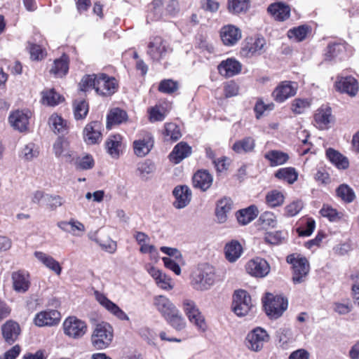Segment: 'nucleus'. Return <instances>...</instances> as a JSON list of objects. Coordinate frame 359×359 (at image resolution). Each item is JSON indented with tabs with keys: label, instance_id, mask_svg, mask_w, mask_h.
I'll use <instances>...</instances> for the list:
<instances>
[{
	"label": "nucleus",
	"instance_id": "obj_41",
	"mask_svg": "<svg viewBox=\"0 0 359 359\" xmlns=\"http://www.w3.org/2000/svg\"><path fill=\"white\" fill-rule=\"evenodd\" d=\"M48 123L55 133H65L68 131L69 126L67 121L57 114H53L50 116Z\"/></svg>",
	"mask_w": 359,
	"mask_h": 359
},
{
	"label": "nucleus",
	"instance_id": "obj_58",
	"mask_svg": "<svg viewBox=\"0 0 359 359\" xmlns=\"http://www.w3.org/2000/svg\"><path fill=\"white\" fill-rule=\"evenodd\" d=\"M320 212L323 217L327 218L330 222H336L340 219L337 210L327 205H324Z\"/></svg>",
	"mask_w": 359,
	"mask_h": 359
},
{
	"label": "nucleus",
	"instance_id": "obj_50",
	"mask_svg": "<svg viewBox=\"0 0 359 359\" xmlns=\"http://www.w3.org/2000/svg\"><path fill=\"white\" fill-rule=\"evenodd\" d=\"M29 53L30 54V58L32 60L39 61L43 60L46 55V51L41 46L29 43Z\"/></svg>",
	"mask_w": 359,
	"mask_h": 359
},
{
	"label": "nucleus",
	"instance_id": "obj_48",
	"mask_svg": "<svg viewBox=\"0 0 359 359\" xmlns=\"http://www.w3.org/2000/svg\"><path fill=\"white\" fill-rule=\"evenodd\" d=\"M287 233L283 231L267 232L264 236V241L271 245H280L285 241Z\"/></svg>",
	"mask_w": 359,
	"mask_h": 359
},
{
	"label": "nucleus",
	"instance_id": "obj_23",
	"mask_svg": "<svg viewBox=\"0 0 359 359\" xmlns=\"http://www.w3.org/2000/svg\"><path fill=\"white\" fill-rule=\"evenodd\" d=\"M233 202L229 197L224 196L217 201L215 208V215L219 223H224L229 215L233 209Z\"/></svg>",
	"mask_w": 359,
	"mask_h": 359
},
{
	"label": "nucleus",
	"instance_id": "obj_32",
	"mask_svg": "<svg viewBox=\"0 0 359 359\" xmlns=\"http://www.w3.org/2000/svg\"><path fill=\"white\" fill-rule=\"evenodd\" d=\"M331 120L332 110L329 107L319 108L314 115V121L317 127L322 130L328 127Z\"/></svg>",
	"mask_w": 359,
	"mask_h": 359
},
{
	"label": "nucleus",
	"instance_id": "obj_44",
	"mask_svg": "<svg viewBox=\"0 0 359 359\" xmlns=\"http://www.w3.org/2000/svg\"><path fill=\"white\" fill-rule=\"evenodd\" d=\"M177 309L172 302L166 297L158 294V311L164 318H167L174 312L176 313Z\"/></svg>",
	"mask_w": 359,
	"mask_h": 359
},
{
	"label": "nucleus",
	"instance_id": "obj_18",
	"mask_svg": "<svg viewBox=\"0 0 359 359\" xmlns=\"http://www.w3.org/2000/svg\"><path fill=\"white\" fill-rule=\"evenodd\" d=\"M31 113L29 111L16 110L13 111L8 120L11 126L20 132L28 130Z\"/></svg>",
	"mask_w": 359,
	"mask_h": 359
},
{
	"label": "nucleus",
	"instance_id": "obj_62",
	"mask_svg": "<svg viewBox=\"0 0 359 359\" xmlns=\"http://www.w3.org/2000/svg\"><path fill=\"white\" fill-rule=\"evenodd\" d=\"M259 221L263 225L275 227L277 224L276 217L271 212H265L259 217Z\"/></svg>",
	"mask_w": 359,
	"mask_h": 359
},
{
	"label": "nucleus",
	"instance_id": "obj_30",
	"mask_svg": "<svg viewBox=\"0 0 359 359\" xmlns=\"http://www.w3.org/2000/svg\"><path fill=\"white\" fill-rule=\"evenodd\" d=\"M267 11L276 20L285 21L290 18V8L288 5L282 2L271 4L267 8Z\"/></svg>",
	"mask_w": 359,
	"mask_h": 359
},
{
	"label": "nucleus",
	"instance_id": "obj_8",
	"mask_svg": "<svg viewBox=\"0 0 359 359\" xmlns=\"http://www.w3.org/2000/svg\"><path fill=\"white\" fill-rule=\"evenodd\" d=\"M137 137V139L133 142L134 154L138 157H144L154 147V136L149 131L140 130Z\"/></svg>",
	"mask_w": 359,
	"mask_h": 359
},
{
	"label": "nucleus",
	"instance_id": "obj_31",
	"mask_svg": "<svg viewBox=\"0 0 359 359\" xmlns=\"http://www.w3.org/2000/svg\"><path fill=\"white\" fill-rule=\"evenodd\" d=\"M162 135L164 142L172 143L181 138L182 133L179 126L171 122L165 124Z\"/></svg>",
	"mask_w": 359,
	"mask_h": 359
},
{
	"label": "nucleus",
	"instance_id": "obj_34",
	"mask_svg": "<svg viewBox=\"0 0 359 359\" xmlns=\"http://www.w3.org/2000/svg\"><path fill=\"white\" fill-rule=\"evenodd\" d=\"M65 101L62 95L59 94L55 88L46 89L41 92V103L44 105L55 107Z\"/></svg>",
	"mask_w": 359,
	"mask_h": 359
},
{
	"label": "nucleus",
	"instance_id": "obj_37",
	"mask_svg": "<svg viewBox=\"0 0 359 359\" xmlns=\"http://www.w3.org/2000/svg\"><path fill=\"white\" fill-rule=\"evenodd\" d=\"M69 142L67 138L64 137H58L53 144V151L56 156H62L66 157L67 160H70L72 156V151L69 149Z\"/></svg>",
	"mask_w": 359,
	"mask_h": 359
},
{
	"label": "nucleus",
	"instance_id": "obj_12",
	"mask_svg": "<svg viewBox=\"0 0 359 359\" xmlns=\"http://www.w3.org/2000/svg\"><path fill=\"white\" fill-rule=\"evenodd\" d=\"M60 313L55 309H46L37 313L34 318V323L38 327H51L59 324Z\"/></svg>",
	"mask_w": 359,
	"mask_h": 359
},
{
	"label": "nucleus",
	"instance_id": "obj_53",
	"mask_svg": "<svg viewBox=\"0 0 359 359\" xmlns=\"http://www.w3.org/2000/svg\"><path fill=\"white\" fill-rule=\"evenodd\" d=\"M96 80L97 74H86L83 76L79 83L80 90L83 92L87 91L90 88L95 90Z\"/></svg>",
	"mask_w": 359,
	"mask_h": 359
},
{
	"label": "nucleus",
	"instance_id": "obj_14",
	"mask_svg": "<svg viewBox=\"0 0 359 359\" xmlns=\"http://www.w3.org/2000/svg\"><path fill=\"white\" fill-rule=\"evenodd\" d=\"M297 86L295 83L285 81L279 83L272 93V96L277 102H283L287 99L296 95Z\"/></svg>",
	"mask_w": 359,
	"mask_h": 359
},
{
	"label": "nucleus",
	"instance_id": "obj_10",
	"mask_svg": "<svg viewBox=\"0 0 359 359\" xmlns=\"http://www.w3.org/2000/svg\"><path fill=\"white\" fill-rule=\"evenodd\" d=\"M102 123L100 121H91L83 129L82 135L88 145L99 144L102 139Z\"/></svg>",
	"mask_w": 359,
	"mask_h": 359
},
{
	"label": "nucleus",
	"instance_id": "obj_33",
	"mask_svg": "<svg viewBox=\"0 0 359 359\" xmlns=\"http://www.w3.org/2000/svg\"><path fill=\"white\" fill-rule=\"evenodd\" d=\"M326 156L329 161L339 170H346L349 166L348 159L334 149H327Z\"/></svg>",
	"mask_w": 359,
	"mask_h": 359
},
{
	"label": "nucleus",
	"instance_id": "obj_15",
	"mask_svg": "<svg viewBox=\"0 0 359 359\" xmlns=\"http://www.w3.org/2000/svg\"><path fill=\"white\" fill-rule=\"evenodd\" d=\"M346 45L344 42H330L324 53V60L337 62L341 60L346 55Z\"/></svg>",
	"mask_w": 359,
	"mask_h": 359
},
{
	"label": "nucleus",
	"instance_id": "obj_55",
	"mask_svg": "<svg viewBox=\"0 0 359 359\" xmlns=\"http://www.w3.org/2000/svg\"><path fill=\"white\" fill-rule=\"evenodd\" d=\"M189 322L192 323L199 332H204L207 329L205 318L201 311L187 317Z\"/></svg>",
	"mask_w": 359,
	"mask_h": 359
},
{
	"label": "nucleus",
	"instance_id": "obj_26",
	"mask_svg": "<svg viewBox=\"0 0 359 359\" xmlns=\"http://www.w3.org/2000/svg\"><path fill=\"white\" fill-rule=\"evenodd\" d=\"M172 194L175 198L173 205L177 209L185 208L191 201V191L187 185L177 186Z\"/></svg>",
	"mask_w": 359,
	"mask_h": 359
},
{
	"label": "nucleus",
	"instance_id": "obj_57",
	"mask_svg": "<svg viewBox=\"0 0 359 359\" xmlns=\"http://www.w3.org/2000/svg\"><path fill=\"white\" fill-rule=\"evenodd\" d=\"M316 227L315 220L308 218L306 220L304 226H301L297 229V232L300 236H309L312 234Z\"/></svg>",
	"mask_w": 359,
	"mask_h": 359
},
{
	"label": "nucleus",
	"instance_id": "obj_9",
	"mask_svg": "<svg viewBox=\"0 0 359 359\" xmlns=\"http://www.w3.org/2000/svg\"><path fill=\"white\" fill-rule=\"evenodd\" d=\"M266 40L264 37L246 38L242 43L241 55L245 57H252L262 54L266 48Z\"/></svg>",
	"mask_w": 359,
	"mask_h": 359
},
{
	"label": "nucleus",
	"instance_id": "obj_47",
	"mask_svg": "<svg viewBox=\"0 0 359 359\" xmlns=\"http://www.w3.org/2000/svg\"><path fill=\"white\" fill-rule=\"evenodd\" d=\"M165 319L177 331H181L186 327V321L178 309L176 311V313L174 312Z\"/></svg>",
	"mask_w": 359,
	"mask_h": 359
},
{
	"label": "nucleus",
	"instance_id": "obj_63",
	"mask_svg": "<svg viewBox=\"0 0 359 359\" xmlns=\"http://www.w3.org/2000/svg\"><path fill=\"white\" fill-rule=\"evenodd\" d=\"M303 203L301 201H293L285 207V214L288 217L297 215L302 209Z\"/></svg>",
	"mask_w": 359,
	"mask_h": 359
},
{
	"label": "nucleus",
	"instance_id": "obj_56",
	"mask_svg": "<svg viewBox=\"0 0 359 359\" xmlns=\"http://www.w3.org/2000/svg\"><path fill=\"white\" fill-rule=\"evenodd\" d=\"M124 57H131L134 60H137L136 62V69L140 70L141 72L142 75H145L147 72V66L142 60H138L139 55L136 50H128L125 52L123 55Z\"/></svg>",
	"mask_w": 359,
	"mask_h": 359
},
{
	"label": "nucleus",
	"instance_id": "obj_5",
	"mask_svg": "<svg viewBox=\"0 0 359 359\" xmlns=\"http://www.w3.org/2000/svg\"><path fill=\"white\" fill-rule=\"evenodd\" d=\"M264 301L266 313L271 319H277L280 317L287 308V299L280 295L273 296L267 294Z\"/></svg>",
	"mask_w": 359,
	"mask_h": 359
},
{
	"label": "nucleus",
	"instance_id": "obj_43",
	"mask_svg": "<svg viewBox=\"0 0 359 359\" xmlns=\"http://www.w3.org/2000/svg\"><path fill=\"white\" fill-rule=\"evenodd\" d=\"M275 177L292 184L297 180L298 173L294 168L287 167L278 170L275 173Z\"/></svg>",
	"mask_w": 359,
	"mask_h": 359
},
{
	"label": "nucleus",
	"instance_id": "obj_40",
	"mask_svg": "<svg viewBox=\"0 0 359 359\" xmlns=\"http://www.w3.org/2000/svg\"><path fill=\"white\" fill-rule=\"evenodd\" d=\"M264 158L269 161L271 166H278L285 163L289 156L280 151L271 150L264 154Z\"/></svg>",
	"mask_w": 359,
	"mask_h": 359
},
{
	"label": "nucleus",
	"instance_id": "obj_29",
	"mask_svg": "<svg viewBox=\"0 0 359 359\" xmlns=\"http://www.w3.org/2000/svg\"><path fill=\"white\" fill-rule=\"evenodd\" d=\"M191 147L185 142L177 144L169 154L170 161L175 164L180 163L182 160L191 154Z\"/></svg>",
	"mask_w": 359,
	"mask_h": 359
},
{
	"label": "nucleus",
	"instance_id": "obj_45",
	"mask_svg": "<svg viewBox=\"0 0 359 359\" xmlns=\"http://www.w3.org/2000/svg\"><path fill=\"white\" fill-rule=\"evenodd\" d=\"M336 195L346 203H351L355 199L353 189L346 184H341L336 189Z\"/></svg>",
	"mask_w": 359,
	"mask_h": 359
},
{
	"label": "nucleus",
	"instance_id": "obj_64",
	"mask_svg": "<svg viewBox=\"0 0 359 359\" xmlns=\"http://www.w3.org/2000/svg\"><path fill=\"white\" fill-rule=\"evenodd\" d=\"M309 107V102L306 100L295 99L292 104V110L295 114H302Z\"/></svg>",
	"mask_w": 359,
	"mask_h": 359
},
{
	"label": "nucleus",
	"instance_id": "obj_27",
	"mask_svg": "<svg viewBox=\"0 0 359 359\" xmlns=\"http://www.w3.org/2000/svg\"><path fill=\"white\" fill-rule=\"evenodd\" d=\"M241 68V64L234 58H228L223 60L217 67L219 73L226 78L238 74Z\"/></svg>",
	"mask_w": 359,
	"mask_h": 359
},
{
	"label": "nucleus",
	"instance_id": "obj_21",
	"mask_svg": "<svg viewBox=\"0 0 359 359\" xmlns=\"http://www.w3.org/2000/svg\"><path fill=\"white\" fill-rule=\"evenodd\" d=\"M335 87L338 91L346 93L351 97L355 96L359 89L358 81L353 76H338Z\"/></svg>",
	"mask_w": 359,
	"mask_h": 359
},
{
	"label": "nucleus",
	"instance_id": "obj_36",
	"mask_svg": "<svg viewBox=\"0 0 359 359\" xmlns=\"http://www.w3.org/2000/svg\"><path fill=\"white\" fill-rule=\"evenodd\" d=\"M34 256L48 269L55 272L57 275H60L62 272V267L60 263L53 257L40 251H36L34 252Z\"/></svg>",
	"mask_w": 359,
	"mask_h": 359
},
{
	"label": "nucleus",
	"instance_id": "obj_52",
	"mask_svg": "<svg viewBox=\"0 0 359 359\" xmlns=\"http://www.w3.org/2000/svg\"><path fill=\"white\" fill-rule=\"evenodd\" d=\"M248 0H228V8L233 13H240L247 11Z\"/></svg>",
	"mask_w": 359,
	"mask_h": 359
},
{
	"label": "nucleus",
	"instance_id": "obj_60",
	"mask_svg": "<svg viewBox=\"0 0 359 359\" xmlns=\"http://www.w3.org/2000/svg\"><path fill=\"white\" fill-rule=\"evenodd\" d=\"M46 201L47 207L52 210H55L64 203L63 198L58 195H46Z\"/></svg>",
	"mask_w": 359,
	"mask_h": 359
},
{
	"label": "nucleus",
	"instance_id": "obj_7",
	"mask_svg": "<svg viewBox=\"0 0 359 359\" xmlns=\"http://www.w3.org/2000/svg\"><path fill=\"white\" fill-rule=\"evenodd\" d=\"M96 81L95 92L100 96L110 97L118 90V81L114 76L100 73L97 74Z\"/></svg>",
	"mask_w": 359,
	"mask_h": 359
},
{
	"label": "nucleus",
	"instance_id": "obj_54",
	"mask_svg": "<svg viewBox=\"0 0 359 359\" xmlns=\"http://www.w3.org/2000/svg\"><path fill=\"white\" fill-rule=\"evenodd\" d=\"M178 88V83L172 79H163L158 84V91L168 94L175 92Z\"/></svg>",
	"mask_w": 359,
	"mask_h": 359
},
{
	"label": "nucleus",
	"instance_id": "obj_49",
	"mask_svg": "<svg viewBox=\"0 0 359 359\" xmlns=\"http://www.w3.org/2000/svg\"><path fill=\"white\" fill-rule=\"evenodd\" d=\"M284 199L283 194L278 190H272L268 192L266 196V204L271 208L282 205L284 203Z\"/></svg>",
	"mask_w": 359,
	"mask_h": 359
},
{
	"label": "nucleus",
	"instance_id": "obj_16",
	"mask_svg": "<svg viewBox=\"0 0 359 359\" xmlns=\"http://www.w3.org/2000/svg\"><path fill=\"white\" fill-rule=\"evenodd\" d=\"M245 268L249 274L257 278L265 277L270 271L269 263L265 259L259 257L250 260Z\"/></svg>",
	"mask_w": 359,
	"mask_h": 359
},
{
	"label": "nucleus",
	"instance_id": "obj_17",
	"mask_svg": "<svg viewBox=\"0 0 359 359\" xmlns=\"http://www.w3.org/2000/svg\"><path fill=\"white\" fill-rule=\"evenodd\" d=\"M128 120V113L119 107L110 109L106 116V128L108 130L126 123Z\"/></svg>",
	"mask_w": 359,
	"mask_h": 359
},
{
	"label": "nucleus",
	"instance_id": "obj_4",
	"mask_svg": "<svg viewBox=\"0 0 359 359\" xmlns=\"http://www.w3.org/2000/svg\"><path fill=\"white\" fill-rule=\"evenodd\" d=\"M270 340V336L266 330L257 327L250 331L245 339V345L251 351H261L265 344Z\"/></svg>",
	"mask_w": 359,
	"mask_h": 359
},
{
	"label": "nucleus",
	"instance_id": "obj_51",
	"mask_svg": "<svg viewBox=\"0 0 359 359\" xmlns=\"http://www.w3.org/2000/svg\"><path fill=\"white\" fill-rule=\"evenodd\" d=\"M276 337L280 346H284L292 341V332L290 328L280 327L276 331Z\"/></svg>",
	"mask_w": 359,
	"mask_h": 359
},
{
	"label": "nucleus",
	"instance_id": "obj_38",
	"mask_svg": "<svg viewBox=\"0 0 359 359\" xmlns=\"http://www.w3.org/2000/svg\"><path fill=\"white\" fill-rule=\"evenodd\" d=\"M72 109L76 121L84 120L89 112V104L85 99H76L72 102Z\"/></svg>",
	"mask_w": 359,
	"mask_h": 359
},
{
	"label": "nucleus",
	"instance_id": "obj_42",
	"mask_svg": "<svg viewBox=\"0 0 359 359\" xmlns=\"http://www.w3.org/2000/svg\"><path fill=\"white\" fill-rule=\"evenodd\" d=\"M225 256L230 262H235L242 253V247L236 241H232L225 246Z\"/></svg>",
	"mask_w": 359,
	"mask_h": 359
},
{
	"label": "nucleus",
	"instance_id": "obj_35",
	"mask_svg": "<svg viewBox=\"0 0 359 359\" xmlns=\"http://www.w3.org/2000/svg\"><path fill=\"white\" fill-rule=\"evenodd\" d=\"M255 147V140L252 137H245L237 140L232 145V149L237 154H243L252 152Z\"/></svg>",
	"mask_w": 359,
	"mask_h": 359
},
{
	"label": "nucleus",
	"instance_id": "obj_61",
	"mask_svg": "<svg viewBox=\"0 0 359 359\" xmlns=\"http://www.w3.org/2000/svg\"><path fill=\"white\" fill-rule=\"evenodd\" d=\"M182 309L187 317L194 313H198V311H200L196 303L189 299L183 300Z\"/></svg>",
	"mask_w": 359,
	"mask_h": 359
},
{
	"label": "nucleus",
	"instance_id": "obj_1",
	"mask_svg": "<svg viewBox=\"0 0 359 359\" xmlns=\"http://www.w3.org/2000/svg\"><path fill=\"white\" fill-rule=\"evenodd\" d=\"M114 339L113 327L108 323L102 322L95 325L91 334L90 341L97 350L108 348Z\"/></svg>",
	"mask_w": 359,
	"mask_h": 359
},
{
	"label": "nucleus",
	"instance_id": "obj_39",
	"mask_svg": "<svg viewBox=\"0 0 359 359\" xmlns=\"http://www.w3.org/2000/svg\"><path fill=\"white\" fill-rule=\"evenodd\" d=\"M258 213L257 208L255 205H250L247 208L238 210L236 212V218L239 224L246 225L255 219Z\"/></svg>",
	"mask_w": 359,
	"mask_h": 359
},
{
	"label": "nucleus",
	"instance_id": "obj_2",
	"mask_svg": "<svg viewBox=\"0 0 359 359\" xmlns=\"http://www.w3.org/2000/svg\"><path fill=\"white\" fill-rule=\"evenodd\" d=\"M215 281V268L208 264L201 265L192 275V285L198 290H207Z\"/></svg>",
	"mask_w": 359,
	"mask_h": 359
},
{
	"label": "nucleus",
	"instance_id": "obj_59",
	"mask_svg": "<svg viewBox=\"0 0 359 359\" xmlns=\"http://www.w3.org/2000/svg\"><path fill=\"white\" fill-rule=\"evenodd\" d=\"M174 287L172 278L158 270V287L165 290H170Z\"/></svg>",
	"mask_w": 359,
	"mask_h": 359
},
{
	"label": "nucleus",
	"instance_id": "obj_46",
	"mask_svg": "<svg viewBox=\"0 0 359 359\" xmlns=\"http://www.w3.org/2000/svg\"><path fill=\"white\" fill-rule=\"evenodd\" d=\"M311 27L307 25H302L297 27L290 29L287 32V36L290 39L294 38L297 41L304 40L307 34L311 32Z\"/></svg>",
	"mask_w": 359,
	"mask_h": 359
},
{
	"label": "nucleus",
	"instance_id": "obj_19",
	"mask_svg": "<svg viewBox=\"0 0 359 359\" xmlns=\"http://www.w3.org/2000/svg\"><path fill=\"white\" fill-rule=\"evenodd\" d=\"M2 337L5 342L8 345L13 344L18 339L21 328L20 325L12 320H7L1 326Z\"/></svg>",
	"mask_w": 359,
	"mask_h": 359
},
{
	"label": "nucleus",
	"instance_id": "obj_22",
	"mask_svg": "<svg viewBox=\"0 0 359 359\" xmlns=\"http://www.w3.org/2000/svg\"><path fill=\"white\" fill-rule=\"evenodd\" d=\"M95 296L97 301L100 304V305L119 320H128L129 319L126 313L120 309L117 304L108 299L104 294L96 292Z\"/></svg>",
	"mask_w": 359,
	"mask_h": 359
},
{
	"label": "nucleus",
	"instance_id": "obj_28",
	"mask_svg": "<svg viewBox=\"0 0 359 359\" xmlns=\"http://www.w3.org/2000/svg\"><path fill=\"white\" fill-rule=\"evenodd\" d=\"M220 37L224 45L231 46L241 39V31L234 25H226L221 29Z\"/></svg>",
	"mask_w": 359,
	"mask_h": 359
},
{
	"label": "nucleus",
	"instance_id": "obj_6",
	"mask_svg": "<svg viewBox=\"0 0 359 359\" xmlns=\"http://www.w3.org/2000/svg\"><path fill=\"white\" fill-rule=\"evenodd\" d=\"M232 310L238 316H245L253 307L250 294L244 290H235L233 294Z\"/></svg>",
	"mask_w": 359,
	"mask_h": 359
},
{
	"label": "nucleus",
	"instance_id": "obj_3",
	"mask_svg": "<svg viewBox=\"0 0 359 359\" xmlns=\"http://www.w3.org/2000/svg\"><path fill=\"white\" fill-rule=\"evenodd\" d=\"M286 261L292 266V280L293 283L300 284L304 282L310 270L307 259L296 254H291L287 256Z\"/></svg>",
	"mask_w": 359,
	"mask_h": 359
},
{
	"label": "nucleus",
	"instance_id": "obj_20",
	"mask_svg": "<svg viewBox=\"0 0 359 359\" xmlns=\"http://www.w3.org/2000/svg\"><path fill=\"white\" fill-rule=\"evenodd\" d=\"M69 56L66 53H63L60 57L53 60L49 69V73L55 78H63L69 72Z\"/></svg>",
	"mask_w": 359,
	"mask_h": 359
},
{
	"label": "nucleus",
	"instance_id": "obj_11",
	"mask_svg": "<svg viewBox=\"0 0 359 359\" xmlns=\"http://www.w3.org/2000/svg\"><path fill=\"white\" fill-rule=\"evenodd\" d=\"M63 330L66 335L76 339L84 335L87 331V326L85 322L76 317L69 316L63 323Z\"/></svg>",
	"mask_w": 359,
	"mask_h": 359
},
{
	"label": "nucleus",
	"instance_id": "obj_24",
	"mask_svg": "<svg viewBox=\"0 0 359 359\" xmlns=\"http://www.w3.org/2000/svg\"><path fill=\"white\" fill-rule=\"evenodd\" d=\"M193 186L202 191L208 190L212 184L213 176L208 170L201 169L197 170L192 178Z\"/></svg>",
	"mask_w": 359,
	"mask_h": 359
},
{
	"label": "nucleus",
	"instance_id": "obj_13",
	"mask_svg": "<svg viewBox=\"0 0 359 359\" xmlns=\"http://www.w3.org/2000/svg\"><path fill=\"white\" fill-rule=\"evenodd\" d=\"M123 148V137L118 133L109 135L104 142V149L107 153L115 159H118L121 156Z\"/></svg>",
	"mask_w": 359,
	"mask_h": 359
},
{
	"label": "nucleus",
	"instance_id": "obj_25",
	"mask_svg": "<svg viewBox=\"0 0 359 359\" xmlns=\"http://www.w3.org/2000/svg\"><path fill=\"white\" fill-rule=\"evenodd\" d=\"M13 287L18 292H27L31 285L29 273L24 270L14 271L11 276Z\"/></svg>",
	"mask_w": 359,
	"mask_h": 359
}]
</instances>
